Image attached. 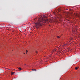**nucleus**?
Segmentation results:
<instances>
[{"mask_svg": "<svg viewBox=\"0 0 80 80\" xmlns=\"http://www.w3.org/2000/svg\"><path fill=\"white\" fill-rule=\"evenodd\" d=\"M42 21H38L37 22L34 24L35 25V27L38 28L39 27L38 26H40V25H42Z\"/></svg>", "mask_w": 80, "mask_h": 80, "instance_id": "nucleus-1", "label": "nucleus"}, {"mask_svg": "<svg viewBox=\"0 0 80 80\" xmlns=\"http://www.w3.org/2000/svg\"><path fill=\"white\" fill-rule=\"evenodd\" d=\"M26 52V53H27V52H28V51L27 50Z\"/></svg>", "mask_w": 80, "mask_h": 80, "instance_id": "nucleus-12", "label": "nucleus"}, {"mask_svg": "<svg viewBox=\"0 0 80 80\" xmlns=\"http://www.w3.org/2000/svg\"><path fill=\"white\" fill-rule=\"evenodd\" d=\"M67 45L68 44V42L67 43Z\"/></svg>", "mask_w": 80, "mask_h": 80, "instance_id": "nucleus-14", "label": "nucleus"}, {"mask_svg": "<svg viewBox=\"0 0 80 80\" xmlns=\"http://www.w3.org/2000/svg\"><path fill=\"white\" fill-rule=\"evenodd\" d=\"M57 48H56V49H54L51 52V53L53 54L54 52H55L56 51H57Z\"/></svg>", "mask_w": 80, "mask_h": 80, "instance_id": "nucleus-3", "label": "nucleus"}, {"mask_svg": "<svg viewBox=\"0 0 80 80\" xmlns=\"http://www.w3.org/2000/svg\"><path fill=\"white\" fill-rule=\"evenodd\" d=\"M15 74V72H11V75H14Z\"/></svg>", "mask_w": 80, "mask_h": 80, "instance_id": "nucleus-4", "label": "nucleus"}, {"mask_svg": "<svg viewBox=\"0 0 80 80\" xmlns=\"http://www.w3.org/2000/svg\"><path fill=\"white\" fill-rule=\"evenodd\" d=\"M36 53H38V52L37 51H36Z\"/></svg>", "mask_w": 80, "mask_h": 80, "instance_id": "nucleus-13", "label": "nucleus"}, {"mask_svg": "<svg viewBox=\"0 0 80 80\" xmlns=\"http://www.w3.org/2000/svg\"><path fill=\"white\" fill-rule=\"evenodd\" d=\"M73 32L74 33H77V31L74 30L73 31Z\"/></svg>", "mask_w": 80, "mask_h": 80, "instance_id": "nucleus-5", "label": "nucleus"}, {"mask_svg": "<svg viewBox=\"0 0 80 80\" xmlns=\"http://www.w3.org/2000/svg\"><path fill=\"white\" fill-rule=\"evenodd\" d=\"M78 67H76V68H75V69H76V70H78Z\"/></svg>", "mask_w": 80, "mask_h": 80, "instance_id": "nucleus-9", "label": "nucleus"}, {"mask_svg": "<svg viewBox=\"0 0 80 80\" xmlns=\"http://www.w3.org/2000/svg\"><path fill=\"white\" fill-rule=\"evenodd\" d=\"M39 19L40 20H48L47 19V18L46 17H41L39 18Z\"/></svg>", "mask_w": 80, "mask_h": 80, "instance_id": "nucleus-2", "label": "nucleus"}, {"mask_svg": "<svg viewBox=\"0 0 80 80\" xmlns=\"http://www.w3.org/2000/svg\"><path fill=\"white\" fill-rule=\"evenodd\" d=\"M57 37L58 38H60V37H59V36H58Z\"/></svg>", "mask_w": 80, "mask_h": 80, "instance_id": "nucleus-10", "label": "nucleus"}, {"mask_svg": "<svg viewBox=\"0 0 80 80\" xmlns=\"http://www.w3.org/2000/svg\"><path fill=\"white\" fill-rule=\"evenodd\" d=\"M77 17H80V15L79 14H78L77 15Z\"/></svg>", "mask_w": 80, "mask_h": 80, "instance_id": "nucleus-7", "label": "nucleus"}, {"mask_svg": "<svg viewBox=\"0 0 80 80\" xmlns=\"http://www.w3.org/2000/svg\"><path fill=\"white\" fill-rule=\"evenodd\" d=\"M19 70H21L22 69V68H18Z\"/></svg>", "mask_w": 80, "mask_h": 80, "instance_id": "nucleus-6", "label": "nucleus"}, {"mask_svg": "<svg viewBox=\"0 0 80 80\" xmlns=\"http://www.w3.org/2000/svg\"><path fill=\"white\" fill-rule=\"evenodd\" d=\"M32 71H33V70L36 71V69H32Z\"/></svg>", "mask_w": 80, "mask_h": 80, "instance_id": "nucleus-11", "label": "nucleus"}, {"mask_svg": "<svg viewBox=\"0 0 80 80\" xmlns=\"http://www.w3.org/2000/svg\"><path fill=\"white\" fill-rule=\"evenodd\" d=\"M72 32H73V30H72Z\"/></svg>", "mask_w": 80, "mask_h": 80, "instance_id": "nucleus-15", "label": "nucleus"}, {"mask_svg": "<svg viewBox=\"0 0 80 80\" xmlns=\"http://www.w3.org/2000/svg\"><path fill=\"white\" fill-rule=\"evenodd\" d=\"M58 10H59V11H61V8H58Z\"/></svg>", "mask_w": 80, "mask_h": 80, "instance_id": "nucleus-8", "label": "nucleus"}]
</instances>
